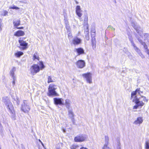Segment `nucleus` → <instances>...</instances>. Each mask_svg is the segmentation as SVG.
<instances>
[{
	"label": "nucleus",
	"instance_id": "nucleus-1",
	"mask_svg": "<svg viewBox=\"0 0 149 149\" xmlns=\"http://www.w3.org/2000/svg\"><path fill=\"white\" fill-rule=\"evenodd\" d=\"M142 93L143 92L140 91V88H137L132 93L131 98H133L134 97L132 101L135 104L133 109H137L139 107L141 108L145 104L143 102H148V100L145 96L141 95Z\"/></svg>",
	"mask_w": 149,
	"mask_h": 149
},
{
	"label": "nucleus",
	"instance_id": "nucleus-2",
	"mask_svg": "<svg viewBox=\"0 0 149 149\" xmlns=\"http://www.w3.org/2000/svg\"><path fill=\"white\" fill-rule=\"evenodd\" d=\"M2 101L10 113L12 119L15 120H16V115L13 107L8 97H4L2 98Z\"/></svg>",
	"mask_w": 149,
	"mask_h": 149
},
{
	"label": "nucleus",
	"instance_id": "nucleus-3",
	"mask_svg": "<svg viewBox=\"0 0 149 149\" xmlns=\"http://www.w3.org/2000/svg\"><path fill=\"white\" fill-rule=\"evenodd\" d=\"M39 65L38 64H34L32 66L31 68V72L33 75L39 72L40 70H42L45 67L43 62L42 61L39 62Z\"/></svg>",
	"mask_w": 149,
	"mask_h": 149
},
{
	"label": "nucleus",
	"instance_id": "nucleus-4",
	"mask_svg": "<svg viewBox=\"0 0 149 149\" xmlns=\"http://www.w3.org/2000/svg\"><path fill=\"white\" fill-rule=\"evenodd\" d=\"M57 88L56 86L54 84H50L48 88V96H58L55 90Z\"/></svg>",
	"mask_w": 149,
	"mask_h": 149
},
{
	"label": "nucleus",
	"instance_id": "nucleus-5",
	"mask_svg": "<svg viewBox=\"0 0 149 149\" xmlns=\"http://www.w3.org/2000/svg\"><path fill=\"white\" fill-rule=\"evenodd\" d=\"M128 38L130 42L132 45L133 47L134 50L137 52L139 55L142 58H144V56L142 54L139 49L137 47L135 44L134 43L133 39L132 36L130 35H129Z\"/></svg>",
	"mask_w": 149,
	"mask_h": 149
},
{
	"label": "nucleus",
	"instance_id": "nucleus-6",
	"mask_svg": "<svg viewBox=\"0 0 149 149\" xmlns=\"http://www.w3.org/2000/svg\"><path fill=\"white\" fill-rule=\"evenodd\" d=\"M31 108L29 102L24 100L21 107V110L25 113H28L30 110Z\"/></svg>",
	"mask_w": 149,
	"mask_h": 149
},
{
	"label": "nucleus",
	"instance_id": "nucleus-7",
	"mask_svg": "<svg viewBox=\"0 0 149 149\" xmlns=\"http://www.w3.org/2000/svg\"><path fill=\"white\" fill-rule=\"evenodd\" d=\"M83 78H85L87 83L89 84L92 83V74L90 72H87L82 74Z\"/></svg>",
	"mask_w": 149,
	"mask_h": 149
},
{
	"label": "nucleus",
	"instance_id": "nucleus-8",
	"mask_svg": "<svg viewBox=\"0 0 149 149\" xmlns=\"http://www.w3.org/2000/svg\"><path fill=\"white\" fill-rule=\"evenodd\" d=\"M87 136L85 135H80L77 136L74 139L76 142H82L84 141L87 138Z\"/></svg>",
	"mask_w": 149,
	"mask_h": 149
},
{
	"label": "nucleus",
	"instance_id": "nucleus-9",
	"mask_svg": "<svg viewBox=\"0 0 149 149\" xmlns=\"http://www.w3.org/2000/svg\"><path fill=\"white\" fill-rule=\"evenodd\" d=\"M19 42L20 46V48L23 50L26 49L27 48L28 43L24 41L21 38L19 40Z\"/></svg>",
	"mask_w": 149,
	"mask_h": 149
},
{
	"label": "nucleus",
	"instance_id": "nucleus-10",
	"mask_svg": "<svg viewBox=\"0 0 149 149\" xmlns=\"http://www.w3.org/2000/svg\"><path fill=\"white\" fill-rule=\"evenodd\" d=\"M54 102L56 105H64L63 99L61 98H54Z\"/></svg>",
	"mask_w": 149,
	"mask_h": 149
},
{
	"label": "nucleus",
	"instance_id": "nucleus-11",
	"mask_svg": "<svg viewBox=\"0 0 149 149\" xmlns=\"http://www.w3.org/2000/svg\"><path fill=\"white\" fill-rule=\"evenodd\" d=\"M81 12L82 10H81L80 6H77L76 8V14L79 18L80 21L82 20L81 18H80L82 15L81 13Z\"/></svg>",
	"mask_w": 149,
	"mask_h": 149
},
{
	"label": "nucleus",
	"instance_id": "nucleus-12",
	"mask_svg": "<svg viewBox=\"0 0 149 149\" xmlns=\"http://www.w3.org/2000/svg\"><path fill=\"white\" fill-rule=\"evenodd\" d=\"M82 40L77 36L74 37L72 40V43L74 45H77L81 43Z\"/></svg>",
	"mask_w": 149,
	"mask_h": 149
},
{
	"label": "nucleus",
	"instance_id": "nucleus-13",
	"mask_svg": "<svg viewBox=\"0 0 149 149\" xmlns=\"http://www.w3.org/2000/svg\"><path fill=\"white\" fill-rule=\"evenodd\" d=\"M76 64L77 67L79 68H83L85 66V63L84 61L82 60L78 61Z\"/></svg>",
	"mask_w": 149,
	"mask_h": 149
},
{
	"label": "nucleus",
	"instance_id": "nucleus-14",
	"mask_svg": "<svg viewBox=\"0 0 149 149\" xmlns=\"http://www.w3.org/2000/svg\"><path fill=\"white\" fill-rule=\"evenodd\" d=\"M68 115L69 116V118L71 119L72 121L74 123V114L72 110L68 109Z\"/></svg>",
	"mask_w": 149,
	"mask_h": 149
},
{
	"label": "nucleus",
	"instance_id": "nucleus-15",
	"mask_svg": "<svg viewBox=\"0 0 149 149\" xmlns=\"http://www.w3.org/2000/svg\"><path fill=\"white\" fill-rule=\"evenodd\" d=\"M74 51L77 53L78 55H79L85 53L84 49L81 47L75 49V50Z\"/></svg>",
	"mask_w": 149,
	"mask_h": 149
},
{
	"label": "nucleus",
	"instance_id": "nucleus-16",
	"mask_svg": "<svg viewBox=\"0 0 149 149\" xmlns=\"http://www.w3.org/2000/svg\"><path fill=\"white\" fill-rule=\"evenodd\" d=\"M136 29H134L136 30L137 33L140 36L142 35L143 33V29L142 28L140 27L139 26H137L136 27Z\"/></svg>",
	"mask_w": 149,
	"mask_h": 149
},
{
	"label": "nucleus",
	"instance_id": "nucleus-17",
	"mask_svg": "<svg viewBox=\"0 0 149 149\" xmlns=\"http://www.w3.org/2000/svg\"><path fill=\"white\" fill-rule=\"evenodd\" d=\"M25 34L24 32L21 30H19L15 32L14 34V35L16 36H20L24 35Z\"/></svg>",
	"mask_w": 149,
	"mask_h": 149
},
{
	"label": "nucleus",
	"instance_id": "nucleus-18",
	"mask_svg": "<svg viewBox=\"0 0 149 149\" xmlns=\"http://www.w3.org/2000/svg\"><path fill=\"white\" fill-rule=\"evenodd\" d=\"M71 101L68 99H67L65 100V104L64 105H65L66 107L68 109V110L70 109V106Z\"/></svg>",
	"mask_w": 149,
	"mask_h": 149
},
{
	"label": "nucleus",
	"instance_id": "nucleus-19",
	"mask_svg": "<svg viewBox=\"0 0 149 149\" xmlns=\"http://www.w3.org/2000/svg\"><path fill=\"white\" fill-rule=\"evenodd\" d=\"M143 122V119L142 117H138L136 120L134 122V124L136 125H137L138 124H141Z\"/></svg>",
	"mask_w": 149,
	"mask_h": 149
},
{
	"label": "nucleus",
	"instance_id": "nucleus-20",
	"mask_svg": "<svg viewBox=\"0 0 149 149\" xmlns=\"http://www.w3.org/2000/svg\"><path fill=\"white\" fill-rule=\"evenodd\" d=\"M96 41L95 38H91V45L92 46L93 49L94 50L96 49Z\"/></svg>",
	"mask_w": 149,
	"mask_h": 149
},
{
	"label": "nucleus",
	"instance_id": "nucleus-21",
	"mask_svg": "<svg viewBox=\"0 0 149 149\" xmlns=\"http://www.w3.org/2000/svg\"><path fill=\"white\" fill-rule=\"evenodd\" d=\"M20 20L19 19L16 20L14 21L13 22V24L15 28H17L18 26H19L20 24Z\"/></svg>",
	"mask_w": 149,
	"mask_h": 149
},
{
	"label": "nucleus",
	"instance_id": "nucleus-22",
	"mask_svg": "<svg viewBox=\"0 0 149 149\" xmlns=\"http://www.w3.org/2000/svg\"><path fill=\"white\" fill-rule=\"evenodd\" d=\"M16 68L15 67H13L10 71V75L12 77H15L14 72L16 71Z\"/></svg>",
	"mask_w": 149,
	"mask_h": 149
},
{
	"label": "nucleus",
	"instance_id": "nucleus-23",
	"mask_svg": "<svg viewBox=\"0 0 149 149\" xmlns=\"http://www.w3.org/2000/svg\"><path fill=\"white\" fill-rule=\"evenodd\" d=\"M33 60H39V57L38 55V53L37 52H36L33 54Z\"/></svg>",
	"mask_w": 149,
	"mask_h": 149
},
{
	"label": "nucleus",
	"instance_id": "nucleus-24",
	"mask_svg": "<svg viewBox=\"0 0 149 149\" xmlns=\"http://www.w3.org/2000/svg\"><path fill=\"white\" fill-rule=\"evenodd\" d=\"M23 54V53L22 52L20 51L17 52L15 53V55L17 57H19L22 55Z\"/></svg>",
	"mask_w": 149,
	"mask_h": 149
},
{
	"label": "nucleus",
	"instance_id": "nucleus-25",
	"mask_svg": "<svg viewBox=\"0 0 149 149\" xmlns=\"http://www.w3.org/2000/svg\"><path fill=\"white\" fill-rule=\"evenodd\" d=\"M91 38H95V29L91 31Z\"/></svg>",
	"mask_w": 149,
	"mask_h": 149
},
{
	"label": "nucleus",
	"instance_id": "nucleus-26",
	"mask_svg": "<svg viewBox=\"0 0 149 149\" xmlns=\"http://www.w3.org/2000/svg\"><path fill=\"white\" fill-rule=\"evenodd\" d=\"M84 23L86 24L88 22V16L87 14L84 15Z\"/></svg>",
	"mask_w": 149,
	"mask_h": 149
},
{
	"label": "nucleus",
	"instance_id": "nucleus-27",
	"mask_svg": "<svg viewBox=\"0 0 149 149\" xmlns=\"http://www.w3.org/2000/svg\"><path fill=\"white\" fill-rule=\"evenodd\" d=\"M136 38H137V39L138 40L139 42L143 46V47L144 45H146V44L145 42H143L142 41V40L140 39L139 38H138L137 36H136Z\"/></svg>",
	"mask_w": 149,
	"mask_h": 149
},
{
	"label": "nucleus",
	"instance_id": "nucleus-28",
	"mask_svg": "<svg viewBox=\"0 0 149 149\" xmlns=\"http://www.w3.org/2000/svg\"><path fill=\"white\" fill-rule=\"evenodd\" d=\"M145 146L146 149H149V140H148L146 141Z\"/></svg>",
	"mask_w": 149,
	"mask_h": 149
},
{
	"label": "nucleus",
	"instance_id": "nucleus-29",
	"mask_svg": "<svg viewBox=\"0 0 149 149\" xmlns=\"http://www.w3.org/2000/svg\"><path fill=\"white\" fill-rule=\"evenodd\" d=\"M111 30L113 31H115V29L112 26L109 25L108 26L106 30Z\"/></svg>",
	"mask_w": 149,
	"mask_h": 149
},
{
	"label": "nucleus",
	"instance_id": "nucleus-30",
	"mask_svg": "<svg viewBox=\"0 0 149 149\" xmlns=\"http://www.w3.org/2000/svg\"><path fill=\"white\" fill-rule=\"evenodd\" d=\"M10 9H13L18 10L19 9V8L16 6H11L9 7Z\"/></svg>",
	"mask_w": 149,
	"mask_h": 149
},
{
	"label": "nucleus",
	"instance_id": "nucleus-31",
	"mask_svg": "<svg viewBox=\"0 0 149 149\" xmlns=\"http://www.w3.org/2000/svg\"><path fill=\"white\" fill-rule=\"evenodd\" d=\"M48 81L47 82L48 83H49L50 82H54V81L52 79L51 77L50 76H49L48 77Z\"/></svg>",
	"mask_w": 149,
	"mask_h": 149
},
{
	"label": "nucleus",
	"instance_id": "nucleus-32",
	"mask_svg": "<svg viewBox=\"0 0 149 149\" xmlns=\"http://www.w3.org/2000/svg\"><path fill=\"white\" fill-rule=\"evenodd\" d=\"M132 25L134 29H136V27L138 26L137 25L136 23L135 22H132Z\"/></svg>",
	"mask_w": 149,
	"mask_h": 149
},
{
	"label": "nucleus",
	"instance_id": "nucleus-33",
	"mask_svg": "<svg viewBox=\"0 0 149 149\" xmlns=\"http://www.w3.org/2000/svg\"><path fill=\"white\" fill-rule=\"evenodd\" d=\"M145 40H147L149 38V34H145L144 35Z\"/></svg>",
	"mask_w": 149,
	"mask_h": 149
},
{
	"label": "nucleus",
	"instance_id": "nucleus-34",
	"mask_svg": "<svg viewBox=\"0 0 149 149\" xmlns=\"http://www.w3.org/2000/svg\"><path fill=\"white\" fill-rule=\"evenodd\" d=\"M108 143H105L104 147H103V149H110L109 147H107V145Z\"/></svg>",
	"mask_w": 149,
	"mask_h": 149
},
{
	"label": "nucleus",
	"instance_id": "nucleus-35",
	"mask_svg": "<svg viewBox=\"0 0 149 149\" xmlns=\"http://www.w3.org/2000/svg\"><path fill=\"white\" fill-rule=\"evenodd\" d=\"M78 147V146L76 145H73L71 147L72 149H76Z\"/></svg>",
	"mask_w": 149,
	"mask_h": 149
},
{
	"label": "nucleus",
	"instance_id": "nucleus-36",
	"mask_svg": "<svg viewBox=\"0 0 149 149\" xmlns=\"http://www.w3.org/2000/svg\"><path fill=\"white\" fill-rule=\"evenodd\" d=\"M105 143H108V141H109V139H108V137L107 136H105Z\"/></svg>",
	"mask_w": 149,
	"mask_h": 149
},
{
	"label": "nucleus",
	"instance_id": "nucleus-37",
	"mask_svg": "<svg viewBox=\"0 0 149 149\" xmlns=\"http://www.w3.org/2000/svg\"><path fill=\"white\" fill-rule=\"evenodd\" d=\"M85 34H88L89 31L88 29V26H87V29L85 31Z\"/></svg>",
	"mask_w": 149,
	"mask_h": 149
},
{
	"label": "nucleus",
	"instance_id": "nucleus-38",
	"mask_svg": "<svg viewBox=\"0 0 149 149\" xmlns=\"http://www.w3.org/2000/svg\"><path fill=\"white\" fill-rule=\"evenodd\" d=\"M8 12L6 10H4L3 11V15L4 16H6V15H8Z\"/></svg>",
	"mask_w": 149,
	"mask_h": 149
},
{
	"label": "nucleus",
	"instance_id": "nucleus-39",
	"mask_svg": "<svg viewBox=\"0 0 149 149\" xmlns=\"http://www.w3.org/2000/svg\"><path fill=\"white\" fill-rule=\"evenodd\" d=\"M12 78L13 79V85H14L15 84V81L16 79V77H12Z\"/></svg>",
	"mask_w": 149,
	"mask_h": 149
},
{
	"label": "nucleus",
	"instance_id": "nucleus-40",
	"mask_svg": "<svg viewBox=\"0 0 149 149\" xmlns=\"http://www.w3.org/2000/svg\"><path fill=\"white\" fill-rule=\"evenodd\" d=\"M85 37L87 40H89V37L88 34H85Z\"/></svg>",
	"mask_w": 149,
	"mask_h": 149
},
{
	"label": "nucleus",
	"instance_id": "nucleus-41",
	"mask_svg": "<svg viewBox=\"0 0 149 149\" xmlns=\"http://www.w3.org/2000/svg\"><path fill=\"white\" fill-rule=\"evenodd\" d=\"M3 126L1 123H0V132H2L3 130Z\"/></svg>",
	"mask_w": 149,
	"mask_h": 149
},
{
	"label": "nucleus",
	"instance_id": "nucleus-42",
	"mask_svg": "<svg viewBox=\"0 0 149 149\" xmlns=\"http://www.w3.org/2000/svg\"><path fill=\"white\" fill-rule=\"evenodd\" d=\"M117 149H121L120 146V142L118 143Z\"/></svg>",
	"mask_w": 149,
	"mask_h": 149
},
{
	"label": "nucleus",
	"instance_id": "nucleus-43",
	"mask_svg": "<svg viewBox=\"0 0 149 149\" xmlns=\"http://www.w3.org/2000/svg\"><path fill=\"white\" fill-rule=\"evenodd\" d=\"M64 23L65 25L68 24V21L66 19H64Z\"/></svg>",
	"mask_w": 149,
	"mask_h": 149
},
{
	"label": "nucleus",
	"instance_id": "nucleus-44",
	"mask_svg": "<svg viewBox=\"0 0 149 149\" xmlns=\"http://www.w3.org/2000/svg\"><path fill=\"white\" fill-rule=\"evenodd\" d=\"M1 21L0 19V31L2 30V24H1Z\"/></svg>",
	"mask_w": 149,
	"mask_h": 149
},
{
	"label": "nucleus",
	"instance_id": "nucleus-45",
	"mask_svg": "<svg viewBox=\"0 0 149 149\" xmlns=\"http://www.w3.org/2000/svg\"><path fill=\"white\" fill-rule=\"evenodd\" d=\"M145 52L147 54L149 55V49H145Z\"/></svg>",
	"mask_w": 149,
	"mask_h": 149
},
{
	"label": "nucleus",
	"instance_id": "nucleus-46",
	"mask_svg": "<svg viewBox=\"0 0 149 149\" xmlns=\"http://www.w3.org/2000/svg\"><path fill=\"white\" fill-rule=\"evenodd\" d=\"M67 29H68L69 28V24L65 25Z\"/></svg>",
	"mask_w": 149,
	"mask_h": 149
},
{
	"label": "nucleus",
	"instance_id": "nucleus-47",
	"mask_svg": "<svg viewBox=\"0 0 149 149\" xmlns=\"http://www.w3.org/2000/svg\"><path fill=\"white\" fill-rule=\"evenodd\" d=\"M144 48L145 49V50L148 49L147 45H146L144 46Z\"/></svg>",
	"mask_w": 149,
	"mask_h": 149
},
{
	"label": "nucleus",
	"instance_id": "nucleus-48",
	"mask_svg": "<svg viewBox=\"0 0 149 149\" xmlns=\"http://www.w3.org/2000/svg\"><path fill=\"white\" fill-rule=\"evenodd\" d=\"M20 104V102L19 100L18 99H17V104L18 105H19Z\"/></svg>",
	"mask_w": 149,
	"mask_h": 149
},
{
	"label": "nucleus",
	"instance_id": "nucleus-49",
	"mask_svg": "<svg viewBox=\"0 0 149 149\" xmlns=\"http://www.w3.org/2000/svg\"><path fill=\"white\" fill-rule=\"evenodd\" d=\"M23 27H17V28H16L17 29H23Z\"/></svg>",
	"mask_w": 149,
	"mask_h": 149
},
{
	"label": "nucleus",
	"instance_id": "nucleus-50",
	"mask_svg": "<svg viewBox=\"0 0 149 149\" xmlns=\"http://www.w3.org/2000/svg\"><path fill=\"white\" fill-rule=\"evenodd\" d=\"M42 145V146H43V147L45 148V149H46L45 148V146L44 145V144H43V143H42V142H41V143Z\"/></svg>",
	"mask_w": 149,
	"mask_h": 149
},
{
	"label": "nucleus",
	"instance_id": "nucleus-51",
	"mask_svg": "<svg viewBox=\"0 0 149 149\" xmlns=\"http://www.w3.org/2000/svg\"><path fill=\"white\" fill-rule=\"evenodd\" d=\"M80 149H88L87 148L82 147Z\"/></svg>",
	"mask_w": 149,
	"mask_h": 149
},
{
	"label": "nucleus",
	"instance_id": "nucleus-52",
	"mask_svg": "<svg viewBox=\"0 0 149 149\" xmlns=\"http://www.w3.org/2000/svg\"><path fill=\"white\" fill-rule=\"evenodd\" d=\"M124 50L126 52V51L127 50V49L125 48H124L123 51H124Z\"/></svg>",
	"mask_w": 149,
	"mask_h": 149
},
{
	"label": "nucleus",
	"instance_id": "nucleus-53",
	"mask_svg": "<svg viewBox=\"0 0 149 149\" xmlns=\"http://www.w3.org/2000/svg\"><path fill=\"white\" fill-rule=\"evenodd\" d=\"M75 2H76V3L77 4H78V3H79L78 2V1H75Z\"/></svg>",
	"mask_w": 149,
	"mask_h": 149
},
{
	"label": "nucleus",
	"instance_id": "nucleus-54",
	"mask_svg": "<svg viewBox=\"0 0 149 149\" xmlns=\"http://www.w3.org/2000/svg\"><path fill=\"white\" fill-rule=\"evenodd\" d=\"M147 40L148 42H149V38L148 39V40Z\"/></svg>",
	"mask_w": 149,
	"mask_h": 149
},
{
	"label": "nucleus",
	"instance_id": "nucleus-55",
	"mask_svg": "<svg viewBox=\"0 0 149 149\" xmlns=\"http://www.w3.org/2000/svg\"><path fill=\"white\" fill-rule=\"evenodd\" d=\"M39 141L40 143H41V142H42V141H41V140H40V139H39Z\"/></svg>",
	"mask_w": 149,
	"mask_h": 149
}]
</instances>
